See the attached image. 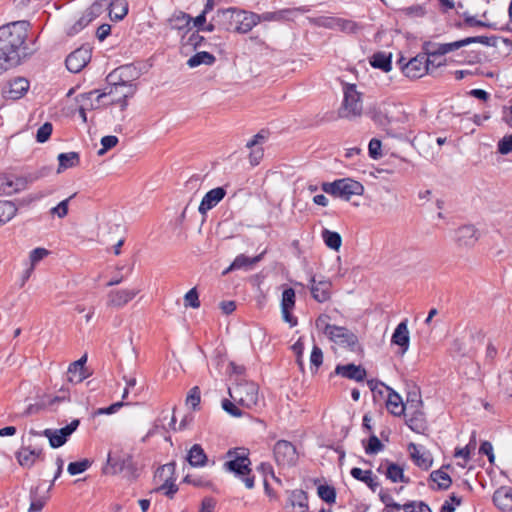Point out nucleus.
Here are the masks:
<instances>
[{"mask_svg": "<svg viewBox=\"0 0 512 512\" xmlns=\"http://www.w3.org/2000/svg\"><path fill=\"white\" fill-rule=\"evenodd\" d=\"M291 13H292V11L288 10V9L279 10V11H275V12H264L262 14L256 13V18L258 20H255V26L262 21H267V22L282 21V20L286 19L287 16Z\"/></svg>", "mask_w": 512, "mask_h": 512, "instance_id": "nucleus-44", "label": "nucleus"}, {"mask_svg": "<svg viewBox=\"0 0 512 512\" xmlns=\"http://www.w3.org/2000/svg\"><path fill=\"white\" fill-rule=\"evenodd\" d=\"M229 396L235 403L251 409L259 401V388L254 382L244 379L237 380L236 384L229 388Z\"/></svg>", "mask_w": 512, "mask_h": 512, "instance_id": "nucleus-7", "label": "nucleus"}, {"mask_svg": "<svg viewBox=\"0 0 512 512\" xmlns=\"http://www.w3.org/2000/svg\"><path fill=\"white\" fill-rule=\"evenodd\" d=\"M322 239L328 248L335 251H338L342 245L340 234L329 229H323Z\"/></svg>", "mask_w": 512, "mask_h": 512, "instance_id": "nucleus-45", "label": "nucleus"}, {"mask_svg": "<svg viewBox=\"0 0 512 512\" xmlns=\"http://www.w3.org/2000/svg\"><path fill=\"white\" fill-rule=\"evenodd\" d=\"M323 363V352L320 347L314 345L311 355H310V364H311V370L314 372H317L319 367Z\"/></svg>", "mask_w": 512, "mask_h": 512, "instance_id": "nucleus-55", "label": "nucleus"}, {"mask_svg": "<svg viewBox=\"0 0 512 512\" xmlns=\"http://www.w3.org/2000/svg\"><path fill=\"white\" fill-rule=\"evenodd\" d=\"M90 465L91 462L88 459H84L77 462H71L68 465L67 470L70 475H77L85 472L90 467Z\"/></svg>", "mask_w": 512, "mask_h": 512, "instance_id": "nucleus-56", "label": "nucleus"}, {"mask_svg": "<svg viewBox=\"0 0 512 512\" xmlns=\"http://www.w3.org/2000/svg\"><path fill=\"white\" fill-rule=\"evenodd\" d=\"M17 213V207L11 201H0V226L9 222Z\"/></svg>", "mask_w": 512, "mask_h": 512, "instance_id": "nucleus-46", "label": "nucleus"}, {"mask_svg": "<svg viewBox=\"0 0 512 512\" xmlns=\"http://www.w3.org/2000/svg\"><path fill=\"white\" fill-rule=\"evenodd\" d=\"M262 256H263V253L253 257V258H250V257H247L246 255L244 254H240L238 255L234 261L231 263V265L223 272V274H227L233 270H239V269H242V268H248V267H251L252 265L256 264L257 262H259L261 259H262Z\"/></svg>", "mask_w": 512, "mask_h": 512, "instance_id": "nucleus-38", "label": "nucleus"}, {"mask_svg": "<svg viewBox=\"0 0 512 512\" xmlns=\"http://www.w3.org/2000/svg\"><path fill=\"white\" fill-rule=\"evenodd\" d=\"M363 113L362 93L355 84L343 85V101L338 109V115L343 119H356Z\"/></svg>", "mask_w": 512, "mask_h": 512, "instance_id": "nucleus-6", "label": "nucleus"}, {"mask_svg": "<svg viewBox=\"0 0 512 512\" xmlns=\"http://www.w3.org/2000/svg\"><path fill=\"white\" fill-rule=\"evenodd\" d=\"M322 190L334 197L349 201L352 196H360L364 192L363 185L350 178L338 179L333 182L322 184Z\"/></svg>", "mask_w": 512, "mask_h": 512, "instance_id": "nucleus-8", "label": "nucleus"}, {"mask_svg": "<svg viewBox=\"0 0 512 512\" xmlns=\"http://www.w3.org/2000/svg\"><path fill=\"white\" fill-rule=\"evenodd\" d=\"M381 386L388 392V396L386 399V408L392 415L401 416L405 413V411H409L412 409V404H409V401L407 402V404H404L402 397L398 393H396L394 390H392L390 387L384 384H382Z\"/></svg>", "mask_w": 512, "mask_h": 512, "instance_id": "nucleus-22", "label": "nucleus"}, {"mask_svg": "<svg viewBox=\"0 0 512 512\" xmlns=\"http://www.w3.org/2000/svg\"><path fill=\"white\" fill-rule=\"evenodd\" d=\"M391 342L400 346L403 354L408 350L410 336L406 321H402L397 325L392 335Z\"/></svg>", "mask_w": 512, "mask_h": 512, "instance_id": "nucleus-31", "label": "nucleus"}, {"mask_svg": "<svg viewBox=\"0 0 512 512\" xmlns=\"http://www.w3.org/2000/svg\"><path fill=\"white\" fill-rule=\"evenodd\" d=\"M274 458L281 467L294 466L298 460V453L294 445L286 440H279L274 445Z\"/></svg>", "mask_w": 512, "mask_h": 512, "instance_id": "nucleus-11", "label": "nucleus"}, {"mask_svg": "<svg viewBox=\"0 0 512 512\" xmlns=\"http://www.w3.org/2000/svg\"><path fill=\"white\" fill-rule=\"evenodd\" d=\"M106 98V94L104 92L99 93L98 90L89 91L86 93H82L77 97V102L81 107L87 108L89 110H94L100 108L103 104V99Z\"/></svg>", "mask_w": 512, "mask_h": 512, "instance_id": "nucleus-26", "label": "nucleus"}, {"mask_svg": "<svg viewBox=\"0 0 512 512\" xmlns=\"http://www.w3.org/2000/svg\"><path fill=\"white\" fill-rule=\"evenodd\" d=\"M207 455L199 444H194L188 451L187 461L193 467H203L207 463Z\"/></svg>", "mask_w": 512, "mask_h": 512, "instance_id": "nucleus-36", "label": "nucleus"}, {"mask_svg": "<svg viewBox=\"0 0 512 512\" xmlns=\"http://www.w3.org/2000/svg\"><path fill=\"white\" fill-rule=\"evenodd\" d=\"M403 510L405 512H431L429 506L422 501H412L405 503L403 505Z\"/></svg>", "mask_w": 512, "mask_h": 512, "instance_id": "nucleus-59", "label": "nucleus"}, {"mask_svg": "<svg viewBox=\"0 0 512 512\" xmlns=\"http://www.w3.org/2000/svg\"><path fill=\"white\" fill-rule=\"evenodd\" d=\"M91 52L88 48L81 47L70 53L66 58V67L73 73L80 72L90 61Z\"/></svg>", "mask_w": 512, "mask_h": 512, "instance_id": "nucleus-21", "label": "nucleus"}, {"mask_svg": "<svg viewBox=\"0 0 512 512\" xmlns=\"http://www.w3.org/2000/svg\"><path fill=\"white\" fill-rule=\"evenodd\" d=\"M103 11L102 4L94 2L80 16V18L69 28V35H74L84 29L95 20Z\"/></svg>", "mask_w": 512, "mask_h": 512, "instance_id": "nucleus-20", "label": "nucleus"}, {"mask_svg": "<svg viewBox=\"0 0 512 512\" xmlns=\"http://www.w3.org/2000/svg\"><path fill=\"white\" fill-rule=\"evenodd\" d=\"M184 306L197 309L200 307L199 295L197 289L194 287L190 289L184 296Z\"/></svg>", "mask_w": 512, "mask_h": 512, "instance_id": "nucleus-57", "label": "nucleus"}, {"mask_svg": "<svg viewBox=\"0 0 512 512\" xmlns=\"http://www.w3.org/2000/svg\"><path fill=\"white\" fill-rule=\"evenodd\" d=\"M389 104L381 103L375 106L371 111V118L375 123L381 126L388 125L391 122L389 117Z\"/></svg>", "mask_w": 512, "mask_h": 512, "instance_id": "nucleus-40", "label": "nucleus"}, {"mask_svg": "<svg viewBox=\"0 0 512 512\" xmlns=\"http://www.w3.org/2000/svg\"><path fill=\"white\" fill-rule=\"evenodd\" d=\"M330 316L320 314L315 320L316 329L322 332L331 342L351 352L361 350L357 335L344 326L330 324Z\"/></svg>", "mask_w": 512, "mask_h": 512, "instance_id": "nucleus-2", "label": "nucleus"}, {"mask_svg": "<svg viewBox=\"0 0 512 512\" xmlns=\"http://www.w3.org/2000/svg\"><path fill=\"white\" fill-rule=\"evenodd\" d=\"M391 59V53L379 51L372 55L370 58V64L374 68L380 69L384 72H389L392 69Z\"/></svg>", "mask_w": 512, "mask_h": 512, "instance_id": "nucleus-37", "label": "nucleus"}, {"mask_svg": "<svg viewBox=\"0 0 512 512\" xmlns=\"http://www.w3.org/2000/svg\"><path fill=\"white\" fill-rule=\"evenodd\" d=\"M29 86L26 78H14L8 82V88L4 90L5 97L12 100L20 99L27 93Z\"/></svg>", "mask_w": 512, "mask_h": 512, "instance_id": "nucleus-24", "label": "nucleus"}, {"mask_svg": "<svg viewBox=\"0 0 512 512\" xmlns=\"http://www.w3.org/2000/svg\"><path fill=\"white\" fill-rule=\"evenodd\" d=\"M383 448H384V445L379 440V438L375 435H372L369 438L368 443L365 447V452L367 454H376V453L380 452Z\"/></svg>", "mask_w": 512, "mask_h": 512, "instance_id": "nucleus-61", "label": "nucleus"}, {"mask_svg": "<svg viewBox=\"0 0 512 512\" xmlns=\"http://www.w3.org/2000/svg\"><path fill=\"white\" fill-rule=\"evenodd\" d=\"M183 481L199 488H208L212 486L211 481L207 477L201 475L188 474L184 477Z\"/></svg>", "mask_w": 512, "mask_h": 512, "instance_id": "nucleus-52", "label": "nucleus"}, {"mask_svg": "<svg viewBox=\"0 0 512 512\" xmlns=\"http://www.w3.org/2000/svg\"><path fill=\"white\" fill-rule=\"evenodd\" d=\"M471 43L488 44V38L485 36L467 37L459 41L439 44L434 50H430L427 47L426 50L428 51L429 55L432 56L445 55Z\"/></svg>", "mask_w": 512, "mask_h": 512, "instance_id": "nucleus-16", "label": "nucleus"}, {"mask_svg": "<svg viewBox=\"0 0 512 512\" xmlns=\"http://www.w3.org/2000/svg\"><path fill=\"white\" fill-rule=\"evenodd\" d=\"M444 468L448 469L450 465H444L441 469L430 474V479L437 484V489L440 490H447L452 484V479L448 473L443 471Z\"/></svg>", "mask_w": 512, "mask_h": 512, "instance_id": "nucleus-41", "label": "nucleus"}, {"mask_svg": "<svg viewBox=\"0 0 512 512\" xmlns=\"http://www.w3.org/2000/svg\"><path fill=\"white\" fill-rule=\"evenodd\" d=\"M296 295L293 288H285L282 292L281 298V314L283 320L289 324L290 327H295L298 324L297 318L292 314L295 308Z\"/></svg>", "mask_w": 512, "mask_h": 512, "instance_id": "nucleus-18", "label": "nucleus"}, {"mask_svg": "<svg viewBox=\"0 0 512 512\" xmlns=\"http://www.w3.org/2000/svg\"><path fill=\"white\" fill-rule=\"evenodd\" d=\"M309 289L312 298L319 303L327 302L332 297V282L328 279L317 280L315 276H311Z\"/></svg>", "mask_w": 512, "mask_h": 512, "instance_id": "nucleus-17", "label": "nucleus"}, {"mask_svg": "<svg viewBox=\"0 0 512 512\" xmlns=\"http://www.w3.org/2000/svg\"><path fill=\"white\" fill-rule=\"evenodd\" d=\"M105 474L115 475L118 473H125L129 479H136L139 475V470L130 454L122 456H112L110 453L107 458V465L103 468Z\"/></svg>", "mask_w": 512, "mask_h": 512, "instance_id": "nucleus-9", "label": "nucleus"}, {"mask_svg": "<svg viewBox=\"0 0 512 512\" xmlns=\"http://www.w3.org/2000/svg\"><path fill=\"white\" fill-rule=\"evenodd\" d=\"M15 25L0 27V75L18 63V49L24 43V35L15 33Z\"/></svg>", "mask_w": 512, "mask_h": 512, "instance_id": "nucleus-4", "label": "nucleus"}, {"mask_svg": "<svg viewBox=\"0 0 512 512\" xmlns=\"http://www.w3.org/2000/svg\"><path fill=\"white\" fill-rule=\"evenodd\" d=\"M119 140L114 135L104 136L101 139L102 148L98 151V155L105 154L108 150L112 149L118 144Z\"/></svg>", "mask_w": 512, "mask_h": 512, "instance_id": "nucleus-62", "label": "nucleus"}, {"mask_svg": "<svg viewBox=\"0 0 512 512\" xmlns=\"http://www.w3.org/2000/svg\"><path fill=\"white\" fill-rule=\"evenodd\" d=\"M408 451L413 462L421 469L428 470L432 466L433 459L430 453L422 450L418 445L410 443Z\"/></svg>", "mask_w": 512, "mask_h": 512, "instance_id": "nucleus-28", "label": "nucleus"}, {"mask_svg": "<svg viewBox=\"0 0 512 512\" xmlns=\"http://www.w3.org/2000/svg\"><path fill=\"white\" fill-rule=\"evenodd\" d=\"M475 446H476V440H475V437L473 436V438L471 439V441L469 442L468 445H466L463 448H456L454 457L463 458V460H464V463H458V465L460 467L464 468L466 466V463L470 459V450H471V448L474 449Z\"/></svg>", "mask_w": 512, "mask_h": 512, "instance_id": "nucleus-51", "label": "nucleus"}, {"mask_svg": "<svg viewBox=\"0 0 512 512\" xmlns=\"http://www.w3.org/2000/svg\"><path fill=\"white\" fill-rule=\"evenodd\" d=\"M38 488L31 491L30 499L31 503L28 508V512H40L45 506L49 499L48 492L45 495L39 496L37 493Z\"/></svg>", "mask_w": 512, "mask_h": 512, "instance_id": "nucleus-49", "label": "nucleus"}, {"mask_svg": "<svg viewBox=\"0 0 512 512\" xmlns=\"http://www.w3.org/2000/svg\"><path fill=\"white\" fill-rule=\"evenodd\" d=\"M402 60L401 58L398 63L401 65L403 73L408 78L418 79L429 71L430 61L426 55H417L404 65H402Z\"/></svg>", "mask_w": 512, "mask_h": 512, "instance_id": "nucleus-13", "label": "nucleus"}, {"mask_svg": "<svg viewBox=\"0 0 512 512\" xmlns=\"http://www.w3.org/2000/svg\"><path fill=\"white\" fill-rule=\"evenodd\" d=\"M500 385L505 394L512 397V370L506 371L500 375Z\"/></svg>", "mask_w": 512, "mask_h": 512, "instance_id": "nucleus-58", "label": "nucleus"}, {"mask_svg": "<svg viewBox=\"0 0 512 512\" xmlns=\"http://www.w3.org/2000/svg\"><path fill=\"white\" fill-rule=\"evenodd\" d=\"M498 151L502 155H506L512 152V134L504 136L498 142Z\"/></svg>", "mask_w": 512, "mask_h": 512, "instance_id": "nucleus-64", "label": "nucleus"}, {"mask_svg": "<svg viewBox=\"0 0 512 512\" xmlns=\"http://www.w3.org/2000/svg\"><path fill=\"white\" fill-rule=\"evenodd\" d=\"M225 195L226 191L222 187H217L208 191L199 205V212L203 215L206 214V212L214 208L225 197Z\"/></svg>", "mask_w": 512, "mask_h": 512, "instance_id": "nucleus-25", "label": "nucleus"}, {"mask_svg": "<svg viewBox=\"0 0 512 512\" xmlns=\"http://www.w3.org/2000/svg\"><path fill=\"white\" fill-rule=\"evenodd\" d=\"M248 455L249 452L244 447L230 449L226 453L227 460L224 463V468L227 471L234 472L238 476H246L243 479L245 486L248 489H252L254 487V477L249 476V474L251 473V462Z\"/></svg>", "mask_w": 512, "mask_h": 512, "instance_id": "nucleus-5", "label": "nucleus"}, {"mask_svg": "<svg viewBox=\"0 0 512 512\" xmlns=\"http://www.w3.org/2000/svg\"><path fill=\"white\" fill-rule=\"evenodd\" d=\"M139 292V289L111 290L107 296V305L114 308H122L128 304Z\"/></svg>", "mask_w": 512, "mask_h": 512, "instance_id": "nucleus-23", "label": "nucleus"}, {"mask_svg": "<svg viewBox=\"0 0 512 512\" xmlns=\"http://www.w3.org/2000/svg\"><path fill=\"white\" fill-rule=\"evenodd\" d=\"M175 463H167L162 467L158 468L155 473V478H159L164 483L157 488L156 491H163L166 496L173 498L174 494L178 491V487L175 484Z\"/></svg>", "mask_w": 512, "mask_h": 512, "instance_id": "nucleus-12", "label": "nucleus"}, {"mask_svg": "<svg viewBox=\"0 0 512 512\" xmlns=\"http://www.w3.org/2000/svg\"><path fill=\"white\" fill-rule=\"evenodd\" d=\"M453 239L459 248L470 249L478 242L479 231L474 225H463L455 230Z\"/></svg>", "mask_w": 512, "mask_h": 512, "instance_id": "nucleus-15", "label": "nucleus"}, {"mask_svg": "<svg viewBox=\"0 0 512 512\" xmlns=\"http://www.w3.org/2000/svg\"><path fill=\"white\" fill-rule=\"evenodd\" d=\"M128 12V5L124 0H113L109 5V16L112 20H122Z\"/></svg>", "mask_w": 512, "mask_h": 512, "instance_id": "nucleus-42", "label": "nucleus"}, {"mask_svg": "<svg viewBox=\"0 0 512 512\" xmlns=\"http://www.w3.org/2000/svg\"><path fill=\"white\" fill-rule=\"evenodd\" d=\"M351 475L356 480L364 482L373 492L379 487L377 477L373 475L371 470L364 471L358 467H354L351 469Z\"/></svg>", "mask_w": 512, "mask_h": 512, "instance_id": "nucleus-33", "label": "nucleus"}, {"mask_svg": "<svg viewBox=\"0 0 512 512\" xmlns=\"http://www.w3.org/2000/svg\"><path fill=\"white\" fill-rule=\"evenodd\" d=\"M215 60L216 58L213 54L206 51H202L190 57L187 61V64L189 67L194 68L201 64L212 65L215 62Z\"/></svg>", "mask_w": 512, "mask_h": 512, "instance_id": "nucleus-43", "label": "nucleus"}, {"mask_svg": "<svg viewBox=\"0 0 512 512\" xmlns=\"http://www.w3.org/2000/svg\"><path fill=\"white\" fill-rule=\"evenodd\" d=\"M335 373L344 378L355 380L357 382L363 381L367 375L365 368L355 364L337 365L335 368Z\"/></svg>", "mask_w": 512, "mask_h": 512, "instance_id": "nucleus-27", "label": "nucleus"}, {"mask_svg": "<svg viewBox=\"0 0 512 512\" xmlns=\"http://www.w3.org/2000/svg\"><path fill=\"white\" fill-rule=\"evenodd\" d=\"M15 457L18 464L25 469H30L37 462L44 460L43 450L41 448H31V446L20 447Z\"/></svg>", "mask_w": 512, "mask_h": 512, "instance_id": "nucleus-19", "label": "nucleus"}, {"mask_svg": "<svg viewBox=\"0 0 512 512\" xmlns=\"http://www.w3.org/2000/svg\"><path fill=\"white\" fill-rule=\"evenodd\" d=\"M87 361V355H83L77 361L71 363L68 367L67 371V379L70 383H81L84 379L87 378L85 363Z\"/></svg>", "mask_w": 512, "mask_h": 512, "instance_id": "nucleus-29", "label": "nucleus"}, {"mask_svg": "<svg viewBox=\"0 0 512 512\" xmlns=\"http://www.w3.org/2000/svg\"><path fill=\"white\" fill-rule=\"evenodd\" d=\"M288 504L296 509V512H308V496L306 492L301 489H296L290 492Z\"/></svg>", "mask_w": 512, "mask_h": 512, "instance_id": "nucleus-32", "label": "nucleus"}, {"mask_svg": "<svg viewBox=\"0 0 512 512\" xmlns=\"http://www.w3.org/2000/svg\"><path fill=\"white\" fill-rule=\"evenodd\" d=\"M191 21L192 18L188 14L179 12L170 18L169 23L172 29L184 30L189 27Z\"/></svg>", "mask_w": 512, "mask_h": 512, "instance_id": "nucleus-47", "label": "nucleus"}, {"mask_svg": "<svg viewBox=\"0 0 512 512\" xmlns=\"http://www.w3.org/2000/svg\"><path fill=\"white\" fill-rule=\"evenodd\" d=\"M213 20L221 29L245 34L255 27L256 13L237 8L220 9Z\"/></svg>", "mask_w": 512, "mask_h": 512, "instance_id": "nucleus-3", "label": "nucleus"}, {"mask_svg": "<svg viewBox=\"0 0 512 512\" xmlns=\"http://www.w3.org/2000/svg\"><path fill=\"white\" fill-rule=\"evenodd\" d=\"M493 502L501 511L512 512V490H497L493 495Z\"/></svg>", "mask_w": 512, "mask_h": 512, "instance_id": "nucleus-35", "label": "nucleus"}, {"mask_svg": "<svg viewBox=\"0 0 512 512\" xmlns=\"http://www.w3.org/2000/svg\"><path fill=\"white\" fill-rule=\"evenodd\" d=\"M386 476L394 483L407 482V480L404 477L403 469L395 463H391L388 465Z\"/></svg>", "mask_w": 512, "mask_h": 512, "instance_id": "nucleus-50", "label": "nucleus"}, {"mask_svg": "<svg viewBox=\"0 0 512 512\" xmlns=\"http://www.w3.org/2000/svg\"><path fill=\"white\" fill-rule=\"evenodd\" d=\"M80 421L78 419L72 420L67 426L61 429H45L43 435L49 439L50 446L58 448L64 445L67 438L77 429Z\"/></svg>", "mask_w": 512, "mask_h": 512, "instance_id": "nucleus-14", "label": "nucleus"}, {"mask_svg": "<svg viewBox=\"0 0 512 512\" xmlns=\"http://www.w3.org/2000/svg\"><path fill=\"white\" fill-rule=\"evenodd\" d=\"M74 197V195L68 197L67 199L61 201L57 206L53 207L50 210L52 215H56L59 218H64L68 214V205L69 201Z\"/></svg>", "mask_w": 512, "mask_h": 512, "instance_id": "nucleus-63", "label": "nucleus"}, {"mask_svg": "<svg viewBox=\"0 0 512 512\" xmlns=\"http://www.w3.org/2000/svg\"><path fill=\"white\" fill-rule=\"evenodd\" d=\"M130 71L129 66H122L108 74L106 79L109 87L106 88L104 94L111 100L106 103L107 105H118L122 111L126 109L127 99L132 97L136 90L132 81L128 79Z\"/></svg>", "mask_w": 512, "mask_h": 512, "instance_id": "nucleus-1", "label": "nucleus"}, {"mask_svg": "<svg viewBox=\"0 0 512 512\" xmlns=\"http://www.w3.org/2000/svg\"><path fill=\"white\" fill-rule=\"evenodd\" d=\"M413 411H405L406 424L409 428L417 433L423 432L426 429V420L424 413L417 409L416 405L412 404Z\"/></svg>", "mask_w": 512, "mask_h": 512, "instance_id": "nucleus-30", "label": "nucleus"}, {"mask_svg": "<svg viewBox=\"0 0 512 512\" xmlns=\"http://www.w3.org/2000/svg\"><path fill=\"white\" fill-rule=\"evenodd\" d=\"M49 173L50 169L43 167L39 171L29 174L26 178L13 177L5 174L0 175V195L18 192L24 189L28 182H33Z\"/></svg>", "mask_w": 512, "mask_h": 512, "instance_id": "nucleus-10", "label": "nucleus"}, {"mask_svg": "<svg viewBox=\"0 0 512 512\" xmlns=\"http://www.w3.org/2000/svg\"><path fill=\"white\" fill-rule=\"evenodd\" d=\"M334 25L342 32L348 34H356L361 30V26L349 19L337 18L334 20Z\"/></svg>", "mask_w": 512, "mask_h": 512, "instance_id": "nucleus-48", "label": "nucleus"}, {"mask_svg": "<svg viewBox=\"0 0 512 512\" xmlns=\"http://www.w3.org/2000/svg\"><path fill=\"white\" fill-rule=\"evenodd\" d=\"M49 254V251L45 248H35L30 252L29 259L31 262V268L27 271L26 279L29 278L34 266L41 261L44 257Z\"/></svg>", "mask_w": 512, "mask_h": 512, "instance_id": "nucleus-53", "label": "nucleus"}, {"mask_svg": "<svg viewBox=\"0 0 512 512\" xmlns=\"http://www.w3.org/2000/svg\"><path fill=\"white\" fill-rule=\"evenodd\" d=\"M265 137L258 133L254 135V137L247 142V147L251 149V152L249 154V160L251 165L256 166L260 163V160L263 157V149L258 146V144L263 141Z\"/></svg>", "mask_w": 512, "mask_h": 512, "instance_id": "nucleus-34", "label": "nucleus"}, {"mask_svg": "<svg viewBox=\"0 0 512 512\" xmlns=\"http://www.w3.org/2000/svg\"><path fill=\"white\" fill-rule=\"evenodd\" d=\"M58 162L57 173H61L66 169L78 166L80 156L77 152L60 153L58 155Z\"/></svg>", "mask_w": 512, "mask_h": 512, "instance_id": "nucleus-39", "label": "nucleus"}, {"mask_svg": "<svg viewBox=\"0 0 512 512\" xmlns=\"http://www.w3.org/2000/svg\"><path fill=\"white\" fill-rule=\"evenodd\" d=\"M52 130H53V127H52V124L49 123V122H46L44 123L41 127L38 128L37 130V134H36V140L39 142V143H44L46 142L51 134H52Z\"/></svg>", "mask_w": 512, "mask_h": 512, "instance_id": "nucleus-60", "label": "nucleus"}, {"mask_svg": "<svg viewBox=\"0 0 512 512\" xmlns=\"http://www.w3.org/2000/svg\"><path fill=\"white\" fill-rule=\"evenodd\" d=\"M318 495L323 501H325L329 504L334 503L336 500L335 489L328 485H320L318 487Z\"/></svg>", "mask_w": 512, "mask_h": 512, "instance_id": "nucleus-54", "label": "nucleus"}]
</instances>
